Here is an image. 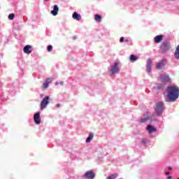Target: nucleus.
I'll return each instance as SVG.
<instances>
[{
	"label": "nucleus",
	"instance_id": "obj_1",
	"mask_svg": "<svg viewBox=\"0 0 179 179\" xmlns=\"http://www.w3.org/2000/svg\"><path fill=\"white\" fill-rule=\"evenodd\" d=\"M169 101H176L179 96V88L177 86H169L166 89Z\"/></svg>",
	"mask_w": 179,
	"mask_h": 179
},
{
	"label": "nucleus",
	"instance_id": "obj_2",
	"mask_svg": "<svg viewBox=\"0 0 179 179\" xmlns=\"http://www.w3.org/2000/svg\"><path fill=\"white\" fill-rule=\"evenodd\" d=\"M157 108H155V113L157 115H162L163 111H164V106L163 102H157L156 103Z\"/></svg>",
	"mask_w": 179,
	"mask_h": 179
},
{
	"label": "nucleus",
	"instance_id": "obj_3",
	"mask_svg": "<svg viewBox=\"0 0 179 179\" xmlns=\"http://www.w3.org/2000/svg\"><path fill=\"white\" fill-rule=\"evenodd\" d=\"M50 104V96H45L41 102V110H44Z\"/></svg>",
	"mask_w": 179,
	"mask_h": 179
},
{
	"label": "nucleus",
	"instance_id": "obj_4",
	"mask_svg": "<svg viewBox=\"0 0 179 179\" xmlns=\"http://www.w3.org/2000/svg\"><path fill=\"white\" fill-rule=\"evenodd\" d=\"M120 62H115L113 65L110 66V72L113 75L114 73H118L120 72Z\"/></svg>",
	"mask_w": 179,
	"mask_h": 179
},
{
	"label": "nucleus",
	"instance_id": "obj_5",
	"mask_svg": "<svg viewBox=\"0 0 179 179\" xmlns=\"http://www.w3.org/2000/svg\"><path fill=\"white\" fill-rule=\"evenodd\" d=\"M161 50L162 52H167L170 50V43L167 42H164L161 45Z\"/></svg>",
	"mask_w": 179,
	"mask_h": 179
},
{
	"label": "nucleus",
	"instance_id": "obj_6",
	"mask_svg": "<svg viewBox=\"0 0 179 179\" xmlns=\"http://www.w3.org/2000/svg\"><path fill=\"white\" fill-rule=\"evenodd\" d=\"M166 62V59H162L159 62L156 64V69H164Z\"/></svg>",
	"mask_w": 179,
	"mask_h": 179
},
{
	"label": "nucleus",
	"instance_id": "obj_7",
	"mask_svg": "<svg viewBox=\"0 0 179 179\" xmlns=\"http://www.w3.org/2000/svg\"><path fill=\"white\" fill-rule=\"evenodd\" d=\"M34 121L36 125H40L41 123V118H40V112L35 113L34 116Z\"/></svg>",
	"mask_w": 179,
	"mask_h": 179
},
{
	"label": "nucleus",
	"instance_id": "obj_8",
	"mask_svg": "<svg viewBox=\"0 0 179 179\" xmlns=\"http://www.w3.org/2000/svg\"><path fill=\"white\" fill-rule=\"evenodd\" d=\"M85 177L88 179H94L96 177V174L93 171H89L85 173Z\"/></svg>",
	"mask_w": 179,
	"mask_h": 179
},
{
	"label": "nucleus",
	"instance_id": "obj_9",
	"mask_svg": "<svg viewBox=\"0 0 179 179\" xmlns=\"http://www.w3.org/2000/svg\"><path fill=\"white\" fill-rule=\"evenodd\" d=\"M164 38V35L156 36L154 38V41H155V43H157V44H158L159 43H162V41H163Z\"/></svg>",
	"mask_w": 179,
	"mask_h": 179
},
{
	"label": "nucleus",
	"instance_id": "obj_10",
	"mask_svg": "<svg viewBox=\"0 0 179 179\" xmlns=\"http://www.w3.org/2000/svg\"><path fill=\"white\" fill-rule=\"evenodd\" d=\"M152 71V59L149 58L147 60V72Z\"/></svg>",
	"mask_w": 179,
	"mask_h": 179
},
{
	"label": "nucleus",
	"instance_id": "obj_11",
	"mask_svg": "<svg viewBox=\"0 0 179 179\" xmlns=\"http://www.w3.org/2000/svg\"><path fill=\"white\" fill-rule=\"evenodd\" d=\"M147 131H148L149 134H153V132H156L157 131V129L152 125H148L147 126Z\"/></svg>",
	"mask_w": 179,
	"mask_h": 179
},
{
	"label": "nucleus",
	"instance_id": "obj_12",
	"mask_svg": "<svg viewBox=\"0 0 179 179\" xmlns=\"http://www.w3.org/2000/svg\"><path fill=\"white\" fill-rule=\"evenodd\" d=\"M31 48H32L31 45H27L26 46H24V48L23 49L24 52L25 54H31Z\"/></svg>",
	"mask_w": 179,
	"mask_h": 179
},
{
	"label": "nucleus",
	"instance_id": "obj_13",
	"mask_svg": "<svg viewBox=\"0 0 179 179\" xmlns=\"http://www.w3.org/2000/svg\"><path fill=\"white\" fill-rule=\"evenodd\" d=\"M58 10H59L58 6L55 5L53 7V10L51 11L52 15H53V16H57L58 15Z\"/></svg>",
	"mask_w": 179,
	"mask_h": 179
},
{
	"label": "nucleus",
	"instance_id": "obj_14",
	"mask_svg": "<svg viewBox=\"0 0 179 179\" xmlns=\"http://www.w3.org/2000/svg\"><path fill=\"white\" fill-rule=\"evenodd\" d=\"M162 83H169L170 82V77L167 75L161 76Z\"/></svg>",
	"mask_w": 179,
	"mask_h": 179
},
{
	"label": "nucleus",
	"instance_id": "obj_15",
	"mask_svg": "<svg viewBox=\"0 0 179 179\" xmlns=\"http://www.w3.org/2000/svg\"><path fill=\"white\" fill-rule=\"evenodd\" d=\"M73 19H75L76 20H80V19H82V16L78 14V13L75 12L73 14Z\"/></svg>",
	"mask_w": 179,
	"mask_h": 179
},
{
	"label": "nucleus",
	"instance_id": "obj_16",
	"mask_svg": "<svg viewBox=\"0 0 179 179\" xmlns=\"http://www.w3.org/2000/svg\"><path fill=\"white\" fill-rule=\"evenodd\" d=\"M94 137V134L93 133H90V135L88 136V137L87 138L85 142L87 143H89V142H90L91 141L93 140Z\"/></svg>",
	"mask_w": 179,
	"mask_h": 179
},
{
	"label": "nucleus",
	"instance_id": "obj_17",
	"mask_svg": "<svg viewBox=\"0 0 179 179\" xmlns=\"http://www.w3.org/2000/svg\"><path fill=\"white\" fill-rule=\"evenodd\" d=\"M174 57L176 59H179V45L176 47L175 50Z\"/></svg>",
	"mask_w": 179,
	"mask_h": 179
},
{
	"label": "nucleus",
	"instance_id": "obj_18",
	"mask_svg": "<svg viewBox=\"0 0 179 179\" xmlns=\"http://www.w3.org/2000/svg\"><path fill=\"white\" fill-rule=\"evenodd\" d=\"M96 22H97L98 23H100V22H101V16L100 15H95V17H94Z\"/></svg>",
	"mask_w": 179,
	"mask_h": 179
},
{
	"label": "nucleus",
	"instance_id": "obj_19",
	"mask_svg": "<svg viewBox=\"0 0 179 179\" xmlns=\"http://www.w3.org/2000/svg\"><path fill=\"white\" fill-rule=\"evenodd\" d=\"M117 177H118V175L117 173H113V174L108 176L106 179H115V178H117Z\"/></svg>",
	"mask_w": 179,
	"mask_h": 179
},
{
	"label": "nucleus",
	"instance_id": "obj_20",
	"mask_svg": "<svg viewBox=\"0 0 179 179\" xmlns=\"http://www.w3.org/2000/svg\"><path fill=\"white\" fill-rule=\"evenodd\" d=\"M138 59V57L136 56H135L134 55H131L130 56V61L131 62H135V61H136Z\"/></svg>",
	"mask_w": 179,
	"mask_h": 179
},
{
	"label": "nucleus",
	"instance_id": "obj_21",
	"mask_svg": "<svg viewBox=\"0 0 179 179\" xmlns=\"http://www.w3.org/2000/svg\"><path fill=\"white\" fill-rule=\"evenodd\" d=\"M8 19H9V20H13V19H15V14L10 13V14L8 15Z\"/></svg>",
	"mask_w": 179,
	"mask_h": 179
},
{
	"label": "nucleus",
	"instance_id": "obj_22",
	"mask_svg": "<svg viewBox=\"0 0 179 179\" xmlns=\"http://www.w3.org/2000/svg\"><path fill=\"white\" fill-rule=\"evenodd\" d=\"M45 82L48 83L50 85V83H51V82H52V78H48L45 80Z\"/></svg>",
	"mask_w": 179,
	"mask_h": 179
},
{
	"label": "nucleus",
	"instance_id": "obj_23",
	"mask_svg": "<svg viewBox=\"0 0 179 179\" xmlns=\"http://www.w3.org/2000/svg\"><path fill=\"white\" fill-rule=\"evenodd\" d=\"M48 51L49 52H51V51H52V45H49L48 46Z\"/></svg>",
	"mask_w": 179,
	"mask_h": 179
},
{
	"label": "nucleus",
	"instance_id": "obj_24",
	"mask_svg": "<svg viewBox=\"0 0 179 179\" xmlns=\"http://www.w3.org/2000/svg\"><path fill=\"white\" fill-rule=\"evenodd\" d=\"M148 120H149V117H146V118H143L141 120L140 122H146V121H148Z\"/></svg>",
	"mask_w": 179,
	"mask_h": 179
},
{
	"label": "nucleus",
	"instance_id": "obj_25",
	"mask_svg": "<svg viewBox=\"0 0 179 179\" xmlns=\"http://www.w3.org/2000/svg\"><path fill=\"white\" fill-rule=\"evenodd\" d=\"M48 85H49V84L45 81V83H43V87H44V89H47V87H48Z\"/></svg>",
	"mask_w": 179,
	"mask_h": 179
},
{
	"label": "nucleus",
	"instance_id": "obj_26",
	"mask_svg": "<svg viewBox=\"0 0 179 179\" xmlns=\"http://www.w3.org/2000/svg\"><path fill=\"white\" fill-rule=\"evenodd\" d=\"M120 43H124V37H121L120 38Z\"/></svg>",
	"mask_w": 179,
	"mask_h": 179
},
{
	"label": "nucleus",
	"instance_id": "obj_27",
	"mask_svg": "<svg viewBox=\"0 0 179 179\" xmlns=\"http://www.w3.org/2000/svg\"><path fill=\"white\" fill-rule=\"evenodd\" d=\"M56 107H57V108H59V107H61V104L57 103V104L56 105Z\"/></svg>",
	"mask_w": 179,
	"mask_h": 179
},
{
	"label": "nucleus",
	"instance_id": "obj_28",
	"mask_svg": "<svg viewBox=\"0 0 179 179\" xmlns=\"http://www.w3.org/2000/svg\"><path fill=\"white\" fill-rule=\"evenodd\" d=\"M166 176H170V172H166Z\"/></svg>",
	"mask_w": 179,
	"mask_h": 179
},
{
	"label": "nucleus",
	"instance_id": "obj_29",
	"mask_svg": "<svg viewBox=\"0 0 179 179\" xmlns=\"http://www.w3.org/2000/svg\"><path fill=\"white\" fill-rule=\"evenodd\" d=\"M168 170H173V168L171 166L168 167Z\"/></svg>",
	"mask_w": 179,
	"mask_h": 179
},
{
	"label": "nucleus",
	"instance_id": "obj_30",
	"mask_svg": "<svg viewBox=\"0 0 179 179\" xmlns=\"http://www.w3.org/2000/svg\"><path fill=\"white\" fill-rule=\"evenodd\" d=\"M167 179H173V176H169Z\"/></svg>",
	"mask_w": 179,
	"mask_h": 179
},
{
	"label": "nucleus",
	"instance_id": "obj_31",
	"mask_svg": "<svg viewBox=\"0 0 179 179\" xmlns=\"http://www.w3.org/2000/svg\"><path fill=\"white\" fill-rule=\"evenodd\" d=\"M143 143H146V141L145 140H142Z\"/></svg>",
	"mask_w": 179,
	"mask_h": 179
},
{
	"label": "nucleus",
	"instance_id": "obj_32",
	"mask_svg": "<svg viewBox=\"0 0 179 179\" xmlns=\"http://www.w3.org/2000/svg\"><path fill=\"white\" fill-rule=\"evenodd\" d=\"M158 89H162V85L157 87Z\"/></svg>",
	"mask_w": 179,
	"mask_h": 179
},
{
	"label": "nucleus",
	"instance_id": "obj_33",
	"mask_svg": "<svg viewBox=\"0 0 179 179\" xmlns=\"http://www.w3.org/2000/svg\"><path fill=\"white\" fill-rule=\"evenodd\" d=\"M124 41H126V43H128V41H128V39H125Z\"/></svg>",
	"mask_w": 179,
	"mask_h": 179
},
{
	"label": "nucleus",
	"instance_id": "obj_34",
	"mask_svg": "<svg viewBox=\"0 0 179 179\" xmlns=\"http://www.w3.org/2000/svg\"><path fill=\"white\" fill-rule=\"evenodd\" d=\"M60 85H64V81L61 82Z\"/></svg>",
	"mask_w": 179,
	"mask_h": 179
},
{
	"label": "nucleus",
	"instance_id": "obj_35",
	"mask_svg": "<svg viewBox=\"0 0 179 179\" xmlns=\"http://www.w3.org/2000/svg\"><path fill=\"white\" fill-rule=\"evenodd\" d=\"M46 2H48L49 0H45Z\"/></svg>",
	"mask_w": 179,
	"mask_h": 179
},
{
	"label": "nucleus",
	"instance_id": "obj_36",
	"mask_svg": "<svg viewBox=\"0 0 179 179\" xmlns=\"http://www.w3.org/2000/svg\"><path fill=\"white\" fill-rule=\"evenodd\" d=\"M56 85H58V83H56Z\"/></svg>",
	"mask_w": 179,
	"mask_h": 179
},
{
	"label": "nucleus",
	"instance_id": "obj_37",
	"mask_svg": "<svg viewBox=\"0 0 179 179\" xmlns=\"http://www.w3.org/2000/svg\"><path fill=\"white\" fill-rule=\"evenodd\" d=\"M177 179H179V178H178Z\"/></svg>",
	"mask_w": 179,
	"mask_h": 179
},
{
	"label": "nucleus",
	"instance_id": "obj_38",
	"mask_svg": "<svg viewBox=\"0 0 179 179\" xmlns=\"http://www.w3.org/2000/svg\"><path fill=\"white\" fill-rule=\"evenodd\" d=\"M171 1H173V0H171Z\"/></svg>",
	"mask_w": 179,
	"mask_h": 179
}]
</instances>
